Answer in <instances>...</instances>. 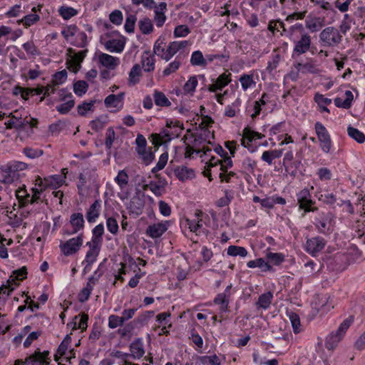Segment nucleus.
Segmentation results:
<instances>
[{"label":"nucleus","instance_id":"9b49d317","mask_svg":"<svg viewBox=\"0 0 365 365\" xmlns=\"http://www.w3.org/2000/svg\"><path fill=\"white\" fill-rule=\"evenodd\" d=\"M326 245V240L321 237H314L307 239L304 245V250L312 257H316L322 251Z\"/></svg>","mask_w":365,"mask_h":365},{"label":"nucleus","instance_id":"603ef678","mask_svg":"<svg viewBox=\"0 0 365 365\" xmlns=\"http://www.w3.org/2000/svg\"><path fill=\"white\" fill-rule=\"evenodd\" d=\"M139 29L143 34H149L153 30V25L148 18H143L138 21Z\"/></svg>","mask_w":365,"mask_h":365},{"label":"nucleus","instance_id":"a878e982","mask_svg":"<svg viewBox=\"0 0 365 365\" xmlns=\"http://www.w3.org/2000/svg\"><path fill=\"white\" fill-rule=\"evenodd\" d=\"M176 177L182 181L192 179L195 176L193 169L186 166H179L175 170Z\"/></svg>","mask_w":365,"mask_h":365},{"label":"nucleus","instance_id":"58836bf2","mask_svg":"<svg viewBox=\"0 0 365 365\" xmlns=\"http://www.w3.org/2000/svg\"><path fill=\"white\" fill-rule=\"evenodd\" d=\"M262 106L258 101L249 102L247 105L246 112L252 118H255L260 114Z\"/></svg>","mask_w":365,"mask_h":365},{"label":"nucleus","instance_id":"79ce46f5","mask_svg":"<svg viewBox=\"0 0 365 365\" xmlns=\"http://www.w3.org/2000/svg\"><path fill=\"white\" fill-rule=\"evenodd\" d=\"M12 239H6L0 232V257L1 259H7L9 257L7 247L13 244Z\"/></svg>","mask_w":365,"mask_h":365},{"label":"nucleus","instance_id":"09e8293b","mask_svg":"<svg viewBox=\"0 0 365 365\" xmlns=\"http://www.w3.org/2000/svg\"><path fill=\"white\" fill-rule=\"evenodd\" d=\"M170 317L171 314L170 312H162L157 315L156 317V322H158V328H160L161 327H163L165 329V327H171L172 324L170 322Z\"/></svg>","mask_w":365,"mask_h":365},{"label":"nucleus","instance_id":"4468645a","mask_svg":"<svg viewBox=\"0 0 365 365\" xmlns=\"http://www.w3.org/2000/svg\"><path fill=\"white\" fill-rule=\"evenodd\" d=\"M105 48L111 53H121L125 45V38L121 36L118 38H112L110 41H105L103 38V44Z\"/></svg>","mask_w":365,"mask_h":365},{"label":"nucleus","instance_id":"dca6fc26","mask_svg":"<svg viewBox=\"0 0 365 365\" xmlns=\"http://www.w3.org/2000/svg\"><path fill=\"white\" fill-rule=\"evenodd\" d=\"M82 244V239L80 237H73L70 239L64 244L61 245V250L62 252L66 255H71L74 254L80 247Z\"/></svg>","mask_w":365,"mask_h":365},{"label":"nucleus","instance_id":"69168bd1","mask_svg":"<svg viewBox=\"0 0 365 365\" xmlns=\"http://www.w3.org/2000/svg\"><path fill=\"white\" fill-rule=\"evenodd\" d=\"M347 255L349 256V259L353 262L363 259L362 252L354 245L350 247L347 252Z\"/></svg>","mask_w":365,"mask_h":365},{"label":"nucleus","instance_id":"423d86ee","mask_svg":"<svg viewBox=\"0 0 365 365\" xmlns=\"http://www.w3.org/2000/svg\"><path fill=\"white\" fill-rule=\"evenodd\" d=\"M93 61L99 69L108 68L109 70H115L120 63L118 57L113 56L99 50L95 51Z\"/></svg>","mask_w":365,"mask_h":365},{"label":"nucleus","instance_id":"c756f323","mask_svg":"<svg viewBox=\"0 0 365 365\" xmlns=\"http://www.w3.org/2000/svg\"><path fill=\"white\" fill-rule=\"evenodd\" d=\"M70 224L72 227V230L69 233H76L79 231L84 224L83 215L79 212L72 214L70 218Z\"/></svg>","mask_w":365,"mask_h":365},{"label":"nucleus","instance_id":"774afa93","mask_svg":"<svg viewBox=\"0 0 365 365\" xmlns=\"http://www.w3.org/2000/svg\"><path fill=\"white\" fill-rule=\"evenodd\" d=\"M59 14L63 19L68 20L77 14V11L69 6H61L58 9Z\"/></svg>","mask_w":365,"mask_h":365},{"label":"nucleus","instance_id":"0eeeda50","mask_svg":"<svg viewBox=\"0 0 365 365\" xmlns=\"http://www.w3.org/2000/svg\"><path fill=\"white\" fill-rule=\"evenodd\" d=\"M334 215L331 212H321L315 218L314 225L317 230L324 235H329L333 231Z\"/></svg>","mask_w":365,"mask_h":365},{"label":"nucleus","instance_id":"473e14b6","mask_svg":"<svg viewBox=\"0 0 365 365\" xmlns=\"http://www.w3.org/2000/svg\"><path fill=\"white\" fill-rule=\"evenodd\" d=\"M130 350L131 352V354H130V358L140 359L145 354L143 344L140 339H137L131 343Z\"/></svg>","mask_w":365,"mask_h":365},{"label":"nucleus","instance_id":"7ed1b4c3","mask_svg":"<svg viewBox=\"0 0 365 365\" xmlns=\"http://www.w3.org/2000/svg\"><path fill=\"white\" fill-rule=\"evenodd\" d=\"M343 40V36L339 29L333 26L323 29L319 34V43L323 48L337 47Z\"/></svg>","mask_w":365,"mask_h":365},{"label":"nucleus","instance_id":"e433bc0d","mask_svg":"<svg viewBox=\"0 0 365 365\" xmlns=\"http://www.w3.org/2000/svg\"><path fill=\"white\" fill-rule=\"evenodd\" d=\"M239 81L241 83L242 88L244 91H247L249 88H255L257 83L256 81L255 80L253 73H244L241 75Z\"/></svg>","mask_w":365,"mask_h":365},{"label":"nucleus","instance_id":"4be33fe9","mask_svg":"<svg viewBox=\"0 0 365 365\" xmlns=\"http://www.w3.org/2000/svg\"><path fill=\"white\" fill-rule=\"evenodd\" d=\"M230 302V294L219 293L213 299L215 304L219 306V310L221 313L229 312V304Z\"/></svg>","mask_w":365,"mask_h":365},{"label":"nucleus","instance_id":"a211bd4d","mask_svg":"<svg viewBox=\"0 0 365 365\" xmlns=\"http://www.w3.org/2000/svg\"><path fill=\"white\" fill-rule=\"evenodd\" d=\"M48 354V351L35 352L26 359L25 364L26 365H47L48 364V361H47Z\"/></svg>","mask_w":365,"mask_h":365},{"label":"nucleus","instance_id":"338daca9","mask_svg":"<svg viewBox=\"0 0 365 365\" xmlns=\"http://www.w3.org/2000/svg\"><path fill=\"white\" fill-rule=\"evenodd\" d=\"M280 60L281 56L279 53H273L271 56V59L267 63L266 68L267 71L271 73L275 70L278 67Z\"/></svg>","mask_w":365,"mask_h":365},{"label":"nucleus","instance_id":"b1692460","mask_svg":"<svg viewBox=\"0 0 365 365\" xmlns=\"http://www.w3.org/2000/svg\"><path fill=\"white\" fill-rule=\"evenodd\" d=\"M283 154L282 149H274L265 150L262 153L261 160L267 163L269 165H272L275 159H278L282 157Z\"/></svg>","mask_w":365,"mask_h":365},{"label":"nucleus","instance_id":"412c9836","mask_svg":"<svg viewBox=\"0 0 365 365\" xmlns=\"http://www.w3.org/2000/svg\"><path fill=\"white\" fill-rule=\"evenodd\" d=\"M66 178L65 176L62 175H53L51 176L49 179H45L44 182L38 178L36 180V185L38 186H43V187H48L51 186L53 188H57L59 186H61L64 182V179Z\"/></svg>","mask_w":365,"mask_h":365},{"label":"nucleus","instance_id":"f8f14e48","mask_svg":"<svg viewBox=\"0 0 365 365\" xmlns=\"http://www.w3.org/2000/svg\"><path fill=\"white\" fill-rule=\"evenodd\" d=\"M231 76L230 73L225 72L220 75L215 80L212 79V83L208 86V91L212 93L222 91L231 82Z\"/></svg>","mask_w":365,"mask_h":365},{"label":"nucleus","instance_id":"1a4fd4ad","mask_svg":"<svg viewBox=\"0 0 365 365\" xmlns=\"http://www.w3.org/2000/svg\"><path fill=\"white\" fill-rule=\"evenodd\" d=\"M202 152L203 154L200 155L202 158V161H205L206 163L207 169L203 171V175L205 177L209 178V180L211 181V169L221 165V160L216 157L212 156L210 155L212 150L208 147H203L200 150L197 151V153Z\"/></svg>","mask_w":365,"mask_h":365},{"label":"nucleus","instance_id":"c85d7f7f","mask_svg":"<svg viewBox=\"0 0 365 365\" xmlns=\"http://www.w3.org/2000/svg\"><path fill=\"white\" fill-rule=\"evenodd\" d=\"M190 64L193 66L206 68L207 66L206 56L204 57L202 51L199 50L193 51L190 57Z\"/></svg>","mask_w":365,"mask_h":365},{"label":"nucleus","instance_id":"393cba45","mask_svg":"<svg viewBox=\"0 0 365 365\" xmlns=\"http://www.w3.org/2000/svg\"><path fill=\"white\" fill-rule=\"evenodd\" d=\"M345 99L337 97L334 98V103L337 108L349 109L351 107L354 101V95L351 91H345Z\"/></svg>","mask_w":365,"mask_h":365},{"label":"nucleus","instance_id":"ea45409f","mask_svg":"<svg viewBox=\"0 0 365 365\" xmlns=\"http://www.w3.org/2000/svg\"><path fill=\"white\" fill-rule=\"evenodd\" d=\"M247 266L249 268L259 267L263 272L271 271L272 269V267L269 263L265 261L263 258H258L255 260L249 261Z\"/></svg>","mask_w":365,"mask_h":365},{"label":"nucleus","instance_id":"052dcab7","mask_svg":"<svg viewBox=\"0 0 365 365\" xmlns=\"http://www.w3.org/2000/svg\"><path fill=\"white\" fill-rule=\"evenodd\" d=\"M316 174L319 180L325 182L330 180L333 176L331 170L326 167L319 168Z\"/></svg>","mask_w":365,"mask_h":365},{"label":"nucleus","instance_id":"6e6d98bb","mask_svg":"<svg viewBox=\"0 0 365 365\" xmlns=\"http://www.w3.org/2000/svg\"><path fill=\"white\" fill-rule=\"evenodd\" d=\"M199 361L202 365H221L220 359L216 354L200 356Z\"/></svg>","mask_w":365,"mask_h":365},{"label":"nucleus","instance_id":"2eb2a0df","mask_svg":"<svg viewBox=\"0 0 365 365\" xmlns=\"http://www.w3.org/2000/svg\"><path fill=\"white\" fill-rule=\"evenodd\" d=\"M326 25L325 18L320 16H308L305 20V26L311 33L322 30Z\"/></svg>","mask_w":365,"mask_h":365},{"label":"nucleus","instance_id":"e2e57ef3","mask_svg":"<svg viewBox=\"0 0 365 365\" xmlns=\"http://www.w3.org/2000/svg\"><path fill=\"white\" fill-rule=\"evenodd\" d=\"M268 262L272 263L274 265H279L284 261V255L282 253L268 252L266 255Z\"/></svg>","mask_w":365,"mask_h":365},{"label":"nucleus","instance_id":"6e6552de","mask_svg":"<svg viewBox=\"0 0 365 365\" xmlns=\"http://www.w3.org/2000/svg\"><path fill=\"white\" fill-rule=\"evenodd\" d=\"M190 45V43L187 40L170 42L166 48L165 61H170L177 53L178 55L183 56L184 58L188 53L187 52H185V49Z\"/></svg>","mask_w":365,"mask_h":365},{"label":"nucleus","instance_id":"39448f33","mask_svg":"<svg viewBox=\"0 0 365 365\" xmlns=\"http://www.w3.org/2000/svg\"><path fill=\"white\" fill-rule=\"evenodd\" d=\"M353 322V317H350L344 319L336 331L330 333L326 339V348L329 350L334 349L341 340L346 331Z\"/></svg>","mask_w":365,"mask_h":365},{"label":"nucleus","instance_id":"7c9ffc66","mask_svg":"<svg viewBox=\"0 0 365 365\" xmlns=\"http://www.w3.org/2000/svg\"><path fill=\"white\" fill-rule=\"evenodd\" d=\"M183 56L177 55L175 60L170 62L163 71V76H168L177 71L182 63Z\"/></svg>","mask_w":365,"mask_h":365},{"label":"nucleus","instance_id":"ddd939ff","mask_svg":"<svg viewBox=\"0 0 365 365\" xmlns=\"http://www.w3.org/2000/svg\"><path fill=\"white\" fill-rule=\"evenodd\" d=\"M170 225V221H163L154 223L148 227L146 234L151 238H158L161 237L168 230Z\"/></svg>","mask_w":365,"mask_h":365},{"label":"nucleus","instance_id":"72a5a7b5","mask_svg":"<svg viewBox=\"0 0 365 365\" xmlns=\"http://www.w3.org/2000/svg\"><path fill=\"white\" fill-rule=\"evenodd\" d=\"M202 215V212L201 211H197L195 213V218L193 220H186L187 225L191 232L197 233V231L202 227V220L200 217Z\"/></svg>","mask_w":365,"mask_h":365},{"label":"nucleus","instance_id":"2f4dec72","mask_svg":"<svg viewBox=\"0 0 365 365\" xmlns=\"http://www.w3.org/2000/svg\"><path fill=\"white\" fill-rule=\"evenodd\" d=\"M257 167V163L250 158H245L241 162L240 172L250 175L253 174Z\"/></svg>","mask_w":365,"mask_h":365},{"label":"nucleus","instance_id":"a19ab883","mask_svg":"<svg viewBox=\"0 0 365 365\" xmlns=\"http://www.w3.org/2000/svg\"><path fill=\"white\" fill-rule=\"evenodd\" d=\"M153 101L156 106L160 107H169L171 105L170 101L166 96L163 92L157 90L154 91Z\"/></svg>","mask_w":365,"mask_h":365},{"label":"nucleus","instance_id":"a18cd8bd","mask_svg":"<svg viewBox=\"0 0 365 365\" xmlns=\"http://www.w3.org/2000/svg\"><path fill=\"white\" fill-rule=\"evenodd\" d=\"M314 130L317 136L318 141L324 139L331 138V135L326 127L321 122H316Z\"/></svg>","mask_w":365,"mask_h":365},{"label":"nucleus","instance_id":"c9c22d12","mask_svg":"<svg viewBox=\"0 0 365 365\" xmlns=\"http://www.w3.org/2000/svg\"><path fill=\"white\" fill-rule=\"evenodd\" d=\"M153 52L163 60H165L166 53L165 38L160 36L155 42L153 46Z\"/></svg>","mask_w":365,"mask_h":365},{"label":"nucleus","instance_id":"f03ea898","mask_svg":"<svg viewBox=\"0 0 365 365\" xmlns=\"http://www.w3.org/2000/svg\"><path fill=\"white\" fill-rule=\"evenodd\" d=\"M26 275L27 269L26 267H22L12 272L11 275L7 280L6 284L0 286V306L4 304L10 294L15 289L16 287L19 285L16 281H22L26 278Z\"/></svg>","mask_w":365,"mask_h":365},{"label":"nucleus","instance_id":"f257e3e1","mask_svg":"<svg viewBox=\"0 0 365 365\" xmlns=\"http://www.w3.org/2000/svg\"><path fill=\"white\" fill-rule=\"evenodd\" d=\"M288 38L293 43L292 58L296 59L309 51L312 47V36L302 24L297 23L290 26Z\"/></svg>","mask_w":365,"mask_h":365},{"label":"nucleus","instance_id":"c03bdc74","mask_svg":"<svg viewBox=\"0 0 365 365\" xmlns=\"http://www.w3.org/2000/svg\"><path fill=\"white\" fill-rule=\"evenodd\" d=\"M6 127L8 129L16 128L21 130L24 128L25 120L22 118H18L15 115H11V118L5 123Z\"/></svg>","mask_w":365,"mask_h":365},{"label":"nucleus","instance_id":"680f3d73","mask_svg":"<svg viewBox=\"0 0 365 365\" xmlns=\"http://www.w3.org/2000/svg\"><path fill=\"white\" fill-rule=\"evenodd\" d=\"M287 314L291 322L293 328V331L295 334L299 333L301 331V324L299 317L298 316L297 314L293 312H290Z\"/></svg>","mask_w":365,"mask_h":365},{"label":"nucleus","instance_id":"6ab92c4d","mask_svg":"<svg viewBox=\"0 0 365 365\" xmlns=\"http://www.w3.org/2000/svg\"><path fill=\"white\" fill-rule=\"evenodd\" d=\"M124 97L125 93L123 92L117 95L110 94L106 98L104 103L108 108H114L118 110L123 107Z\"/></svg>","mask_w":365,"mask_h":365},{"label":"nucleus","instance_id":"de8ad7c7","mask_svg":"<svg viewBox=\"0 0 365 365\" xmlns=\"http://www.w3.org/2000/svg\"><path fill=\"white\" fill-rule=\"evenodd\" d=\"M347 133L350 138L355 140L358 143L365 142V135L356 128L349 125L347 128Z\"/></svg>","mask_w":365,"mask_h":365},{"label":"nucleus","instance_id":"4d7b16f0","mask_svg":"<svg viewBox=\"0 0 365 365\" xmlns=\"http://www.w3.org/2000/svg\"><path fill=\"white\" fill-rule=\"evenodd\" d=\"M128 175L124 170H120L115 178V182L118 185L121 190L124 189L128 184Z\"/></svg>","mask_w":365,"mask_h":365},{"label":"nucleus","instance_id":"5fc2aeb1","mask_svg":"<svg viewBox=\"0 0 365 365\" xmlns=\"http://www.w3.org/2000/svg\"><path fill=\"white\" fill-rule=\"evenodd\" d=\"M144 207L143 201L139 197H133L130 202V209L133 213L140 215Z\"/></svg>","mask_w":365,"mask_h":365},{"label":"nucleus","instance_id":"864d4df0","mask_svg":"<svg viewBox=\"0 0 365 365\" xmlns=\"http://www.w3.org/2000/svg\"><path fill=\"white\" fill-rule=\"evenodd\" d=\"M22 46L24 51L26 52L27 55L30 57L36 58L41 53V52L32 41H29L24 43L22 45Z\"/></svg>","mask_w":365,"mask_h":365},{"label":"nucleus","instance_id":"0e129e2a","mask_svg":"<svg viewBox=\"0 0 365 365\" xmlns=\"http://www.w3.org/2000/svg\"><path fill=\"white\" fill-rule=\"evenodd\" d=\"M136 20L137 17L134 14H130L126 16L124 29L127 33L132 34L134 32Z\"/></svg>","mask_w":365,"mask_h":365},{"label":"nucleus","instance_id":"49530a36","mask_svg":"<svg viewBox=\"0 0 365 365\" xmlns=\"http://www.w3.org/2000/svg\"><path fill=\"white\" fill-rule=\"evenodd\" d=\"M207 64L213 62L215 60H218L221 63H227L230 59V53L225 51L222 53H210L206 55Z\"/></svg>","mask_w":365,"mask_h":365},{"label":"nucleus","instance_id":"13d9d810","mask_svg":"<svg viewBox=\"0 0 365 365\" xmlns=\"http://www.w3.org/2000/svg\"><path fill=\"white\" fill-rule=\"evenodd\" d=\"M145 187L149 189L157 197L161 196L164 190V185L155 181H150Z\"/></svg>","mask_w":365,"mask_h":365},{"label":"nucleus","instance_id":"37998d69","mask_svg":"<svg viewBox=\"0 0 365 365\" xmlns=\"http://www.w3.org/2000/svg\"><path fill=\"white\" fill-rule=\"evenodd\" d=\"M295 68L298 71H301L302 73H317V66L312 62L308 61L306 63H297L295 64Z\"/></svg>","mask_w":365,"mask_h":365},{"label":"nucleus","instance_id":"aec40b11","mask_svg":"<svg viewBox=\"0 0 365 365\" xmlns=\"http://www.w3.org/2000/svg\"><path fill=\"white\" fill-rule=\"evenodd\" d=\"M19 175H16L8 164L0 168V182L4 184H11L17 179Z\"/></svg>","mask_w":365,"mask_h":365},{"label":"nucleus","instance_id":"3c124183","mask_svg":"<svg viewBox=\"0 0 365 365\" xmlns=\"http://www.w3.org/2000/svg\"><path fill=\"white\" fill-rule=\"evenodd\" d=\"M88 320V316L84 314H78L76 316L71 324H73L74 329H85L87 327V322Z\"/></svg>","mask_w":365,"mask_h":365},{"label":"nucleus","instance_id":"f704fd0d","mask_svg":"<svg viewBox=\"0 0 365 365\" xmlns=\"http://www.w3.org/2000/svg\"><path fill=\"white\" fill-rule=\"evenodd\" d=\"M40 7L38 9L36 7H33V14L26 15L23 19L20 20L19 23L22 24L26 28L35 24L40 20L39 15L36 14L37 10L40 11Z\"/></svg>","mask_w":365,"mask_h":365},{"label":"nucleus","instance_id":"8fccbe9b","mask_svg":"<svg viewBox=\"0 0 365 365\" xmlns=\"http://www.w3.org/2000/svg\"><path fill=\"white\" fill-rule=\"evenodd\" d=\"M227 254L229 256L232 257L240 256L241 257H245L247 255L248 252L247 250L243 247L230 245L228 247L227 250Z\"/></svg>","mask_w":365,"mask_h":365},{"label":"nucleus","instance_id":"bb28decb","mask_svg":"<svg viewBox=\"0 0 365 365\" xmlns=\"http://www.w3.org/2000/svg\"><path fill=\"white\" fill-rule=\"evenodd\" d=\"M314 101L317 104L319 107V110L321 113H330V110L327 108V106L331 103V99L325 97L324 95L319 93H316L314 96Z\"/></svg>","mask_w":365,"mask_h":365},{"label":"nucleus","instance_id":"cd10ccee","mask_svg":"<svg viewBox=\"0 0 365 365\" xmlns=\"http://www.w3.org/2000/svg\"><path fill=\"white\" fill-rule=\"evenodd\" d=\"M141 62L144 71L151 72L155 70V59L150 51H145L143 53Z\"/></svg>","mask_w":365,"mask_h":365},{"label":"nucleus","instance_id":"9d476101","mask_svg":"<svg viewBox=\"0 0 365 365\" xmlns=\"http://www.w3.org/2000/svg\"><path fill=\"white\" fill-rule=\"evenodd\" d=\"M296 196L300 210H303L305 212L317 210V207H312L315 202L312 199V195L308 188L305 187L297 193Z\"/></svg>","mask_w":365,"mask_h":365},{"label":"nucleus","instance_id":"20e7f679","mask_svg":"<svg viewBox=\"0 0 365 365\" xmlns=\"http://www.w3.org/2000/svg\"><path fill=\"white\" fill-rule=\"evenodd\" d=\"M184 130L183 124L174 119H167L165 128H163L158 134H156V138L160 143L169 142L173 139L179 138Z\"/></svg>","mask_w":365,"mask_h":365},{"label":"nucleus","instance_id":"f3484780","mask_svg":"<svg viewBox=\"0 0 365 365\" xmlns=\"http://www.w3.org/2000/svg\"><path fill=\"white\" fill-rule=\"evenodd\" d=\"M104 232L103 225L99 224L93 230V255L98 254L103 242L102 235Z\"/></svg>","mask_w":365,"mask_h":365},{"label":"nucleus","instance_id":"5701e85b","mask_svg":"<svg viewBox=\"0 0 365 365\" xmlns=\"http://www.w3.org/2000/svg\"><path fill=\"white\" fill-rule=\"evenodd\" d=\"M273 297V294L271 292L260 294L258 300L255 302L257 309H267L272 304Z\"/></svg>","mask_w":365,"mask_h":365},{"label":"nucleus","instance_id":"bf43d9fd","mask_svg":"<svg viewBox=\"0 0 365 365\" xmlns=\"http://www.w3.org/2000/svg\"><path fill=\"white\" fill-rule=\"evenodd\" d=\"M88 88V84L85 81H77L73 83V91L76 95L82 96Z\"/></svg>","mask_w":365,"mask_h":365},{"label":"nucleus","instance_id":"4c0bfd02","mask_svg":"<svg viewBox=\"0 0 365 365\" xmlns=\"http://www.w3.org/2000/svg\"><path fill=\"white\" fill-rule=\"evenodd\" d=\"M141 76V68L139 64H135L128 74V83L129 86H135L140 81Z\"/></svg>","mask_w":365,"mask_h":365}]
</instances>
